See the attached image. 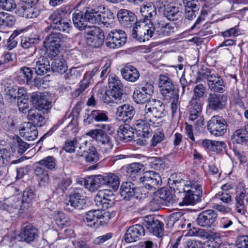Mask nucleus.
<instances>
[{
    "label": "nucleus",
    "instance_id": "nucleus-60",
    "mask_svg": "<svg viewBox=\"0 0 248 248\" xmlns=\"http://www.w3.org/2000/svg\"><path fill=\"white\" fill-rule=\"evenodd\" d=\"M209 8V5L206 3H205L202 8V9L201 12V15L197 19L194 24L191 28V30H193L194 29L198 27V25L200 24V22L204 20L205 16L208 13V9Z\"/></svg>",
    "mask_w": 248,
    "mask_h": 248
},
{
    "label": "nucleus",
    "instance_id": "nucleus-16",
    "mask_svg": "<svg viewBox=\"0 0 248 248\" xmlns=\"http://www.w3.org/2000/svg\"><path fill=\"white\" fill-rule=\"evenodd\" d=\"M227 100V96L225 94L211 93L207 98L208 107L212 110L222 109L226 105Z\"/></svg>",
    "mask_w": 248,
    "mask_h": 248
},
{
    "label": "nucleus",
    "instance_id": "nucleus-38",
    "mask_svg": "<svg viewBox=\"0 0 248 248\" xmlns=\"http://www.w3.org/2000/svg\"><path fill=\"white\" fill-rule=\"evenodd\" d=\"M157 27H154L153 23L147 24H144V22L142 24V30H141L140 39L141 42H144L146 40H148L150 38L153 37L155 33H156V29Z\"/></svg>",
    "mask_w": 248,
    "mask_h": 248
},
{
    "label": "nucleus",
    "instance_id": "nucleus-44",
    "mask_svg": "<svg viewBox=\"0 0 248 248\" xmlns=\"http://www.w3.org/2000/svg\"><path fill=\"white\" fill-rule=\"evenodd\" d=\"M143 168V165L142 164L132 163L127 167L126 172L130 177L134 179L141 172Z\"/></svg>",
    "mask_w": 248,
    "mask_h": 248
},
{
    "label": "nucleus",
    "instance_id": "nucleus-35",
    "mask_svg": "<svg viewBox=\"0 0 248 248\" xmlns=\"http://www.w3.org/2000/svg\"><path fill=\"white\" fill-rule=\"evenodd\" d=\"M50 68L49 62L46 57H40L36 62L34 67L36 73L38 75H43L46 74Z\"/></svg>",
    "mask_w": 248,
    "mask_h": 248
},
{
    "label": "nucleus",
    "instance_id": "nucleus-53",
    "mask_svg": "<svg viewBox=\"0 0 248 248\" xmlns=\"http://www.w3.org/2000/svg\"><path fill=\"white\" fill-rule=\"evenodd\" d=\"M64 12L62 10H57L49 16V19L51 21L50 27L52 28L55 25L62 21L64 18H62Z\"/></svg>",
    "mask_w": 248,
    "mask_h": 248
},
{
    "label": "nucleus",
    "instance_id": "nucleus-1",
    "mask_svg": "<svg viewBox=\"0 0 248 248\" xmlns=\"http://www.w3.org/2000/svg\"><path fill=\"white\" fill-rule=\"evenodd\" d=\"M166 113L165 105L159 100L153 99L140 111V118L135 121L133 126L142 137H148L151 132L150 124L154 127L161 125Z\"/></svg>",
    "mask_w": 248,
    "mask_h": 248
},
{
    "label": "nucleus",
    "instance_id": "nucleus-18",
    "mask_svg": "<svg viewBox=\"0 0 248 248\" xmlns=\"http://www.w3.org/2000/svg\"><path fill=\"white\" fill-rule=\"evenodd\" d=\"M38 229L31 224H24L21 230L20 237L22 240L27 242H33L38 236Z\"/></svg>",
    "mask_w": 248,
    "mask_h": 248
},
{
    "label": "nucleus",
    "instance_id": "nucleus-2",
    "mask_svg": "<svg viewBox=\"0 0 248 248\" xmlns=\"http://www.w3.org/2000/svg\"><path fill=\"white\" fill-rule=\"evenodd\" d=\"M173 188L175 195H179V198L182 200L180 204H194L201 200L202 195V188L198 182L189 181L186 184L185 180L173 181Z\"/></svg>",
    "mask_w": 248,
    "mask_h": 248
},
{
    "label": "nucleus",
    "instance_id": "nucleus-57",
    "mask_svg": "<svg viewBox=\"0 0 248 248\" xmlns=\"http://www.w3.org/2000/svg\"><path fill=\"white\" fill-rule=\"evenodd\" d=\"M78 144V141L76 138L73 140H67L65 141L63 149L67 153H73L75 151V148Z\"/></svg>",
    "mask_w": 248,
    "mask_h": 248
},
{
    "label": "nucleus",
    "instance_id": "nucleus-30",
    "mask_svg": "<svg viewBox=\"0 0 248 248\" xmlns=\"http://www.w3.org/2000/svg\"><path fill=\"white\" fill-rule=\"evenodd\" d=\"M134 128L125 124L121 125L118 129V135L120 139L126 142L131 140L134 135Z\"/></svg>",
    "mask_w": 248,
    "mask_h": 248
},
{
    "label": "nucleus",
    "instance_id": "nucleus-58",
    "mask_svg": "<svg viewBox=\"0 0 248 248\" xmlns=\"http://www.w3.org/2000/svg\"><path fill=\"white\" fill-rule=\"evenodd\" d=\"M38 163L50 170L54 169L56 166L55 159L52 156H47L46 158L40 160Z\"/></svg>",
    "mask_w": 248,
    "mask_h": 248
},
{
    "label": "nucleus",
    "instance_id": "nucleus-56",
    "mask_svg": "<svg viewBox=\"0 0 248 248\" xmlns=\"http://www.w3.org/2000/svg\"><path fill=\"white\" fill-rule=\"evenodd\" d=\"M206 91V88L203 84L197 85L193 89L194 96L192 98L200 100L204 95Z\"/></svg>",
    "mask_w": 248,
    "mask_h": 248
},
{
    "label": "nucleus",
    "instance_id": "nucleus-4",
    "mask_svg": "<svg viewBox=\"0 0 248 248\" xmlns=\"http://www.w3.org/2000/svg\"><path fill=\"white\" fill-rule=\"evenodd\" d=\"M108 89L103 95L102 100L106 104L121 103L123 95V85L119 78L110 74L108 78Z\"/></svg>",
    "mask_w": 248,
    "mask_h": 248
},
{
    "label": "nucleus",
    "instance_id": "nucleus-37",
    "mask_svg": "<svg viewBox=\"0 0 248 248\" xmlns=\"http://www.w3.org/2000/svg\"><path fill=\"white\" fill-rule=\"evenodd\" d=\"M17 105L20 111L25 114L29 108V96L23 90H20L17 98Z\"/></svg>",
    "mask_w": 248,
    "mask_h": 248
},
{
    "label": "nucleus",
    "instance_id": "nucleus-59",
    "mask_svg": "<svg viewBox=\"0 0 248 248\" xmlns=\"http://www.w3.org/2000/svg\"><path fill=\"white\" fill-rule=\"evenodd\" d=\"M84 29L86 39L88 37H92L94 35L95 36L103 32L99 28L94 26H87Z\"/></svg>",
    "mask_w": 248,
    "mask_h": 248
},
{
    "label": "nucleus",
    "instance_id": "nucleus-28",
    "mask_svg": "<svg viewBox=\"0 0 248 248\" xmlns=\"http://www.w3.org/2000/svg\"><path fill=\"white\" fill-rule=\"evenodd\" d=\"M28 111L27 118L30 122L27 123H32L36 127H41L46 124L45 117L37 109H31Z\"/></svg>",
    "mask_w": 248,
    "mask_h": 248
},
{
    "label": "nucleus",
    "instance_id": "nucleus-43",
    "mask_svg": "<svg viewBox=\"0 0 248 248\" xmlns=\"http://www.w3.org/2000/svg\"><path fill=\"white\" fill-rule=\"evenodd\" d=\"M104 39V33L102 32L95 36L88 37L86 40V43L89 46L97 48L103 44Z\"/></svg>",
    "mask_w": 248,
    "mask_h": 248
},
{
    "label": "nucleus",
    "instance_id": "nucleus-15",
    "mask_svg": "<svg viewBox=\"0 0 248 248\" xmlns=\"http://www.w3.org/2000/svg\"><path fill=\"white\" fill-rule=\"evenodd\" d=\"M31 102L39 109L48 110L52 107V102L47 95L33 92L30 95Z\"/></svg>",
    "mask_w": 248,
    "mask_h": 248
},
{
    "label": "nucleus",
    "instance_id": "nucleus-12",
    "mask_svg": "<svg viewBox=\"0 0 248 248\" xmlns=\"http://www.w3.org/2000/svg\"><path fill=\"white\" fill-rule=\"evenodd\" d=\"M172 203L170 192L164 188H162L154 192V197L150 204L151 206H155V210H157L161 207V205Z\"/></svg>",
    "mask_w": 248,
    "mask_h": 248
},
{
    "label": "nucleus",
    "instance_id": "nucleus-36",
    "mask_svg": "<svg viewBox=\"0 0 248 248\" xmlns=\"http://www.w3.org/2000/svg\"><path fill=\"white\" fill-rule=\"evenodd\" d=\"M140 13L144 18V22L149 20L150 22L155 17L156 15V7L151 4L144 5L140 8Z\"/></svg>",
    "mask_w": 248,
    "mask_h": 248
},
{
    "label": "nucleus",
    "instance_id": "nucleus-39",
    "mask_svg": "<svg viewBox=\"0 0 248 248\" xmlns=\"http://www.w3.org/2000/svg\"><path fill=\"white\" fill-rule=\"evenodd\" d=\"M39 41L40 39L38 37H22L21 40V46L24 49H30L31 54L32 55L36 50L35 45L39 43Z\"/></svg>",
    "mask_w": 248,
    "mask_h": 248
},
{
    "label": "nucleus",
    "instance_id": "nucleus-50",
    "mask_svg": "<svg viewBox=\"0 0 248 248\" xmlns=\"http://www.w3.org/2000/svg\"><path fill=\"white\" fill-rule=\"evenodd\" d=\"M51 28L68 33L71 30L70 21L64 18Z\"/></svg>",
    "mask_w": 248,
    "mask_h": 248
},
{
    "label": "nucleus",
    "instance_id": "nucleus-51",
    "mask_svg": "<svg viewBox=\"0 0 248 248\" xmlns=\"http://www.w3.org/2000/svg\"><path fill=\"white\" fill-rule=\"evenodd\" d=\"M133 98L136 103L143 104L148 100L149 97L138 88L134 92Z\"/></svg>",
    "mask_w": 248,
    "mask_h": 248
},
{
    "label": "nucleus",
    "instance_id": "nucleus-24",
    "mask_svg": "<svg viewBox=\"0 0 248 248\" xmlns=\"http://www.w3.org/2000/svg\"><path fill=\"white\" fill-rule=\"evenodd\" d=\"M117 18L120 23L124 27L128 28L135 24L136 20L135 14L126 9H121L117 13Z\"/></svg>",
    "mask_w": 248,
    "mask_h": 248
},
{
    "label": "nucleus",
    "instance_id": "nucleus-14",
    "mask_svg": "<svg viewBox=\"0 0 248 248\" xmlns=\"http://www.w3.org/2000/svg\"><path fill=\"white\" fill-rule=\"evenodd\" d=\"M217 216V213L213 210H204L198 215L197 218V223L203 228H211L214 226Z\"/></svg>",
    "mask_w": 248,
    "mask_h": 248
},
{
    "label": "nucleus",
    "instance_id": "nucleus-62",
    "mask_svg": "<svg viewBox=\"0 0 248 248\" xmlns=\"http://www.w3.org/2000/svg\"><path fill=\"white\" fill-rule=\"evenodd\" d=\"M3 16L4 20H3L2 27H11L15 24L16 19L13 16L3 12Z\"/></svg>",
    "mask_w": 248,
    "mask_h": 248
},
{
    "label": "nucleus",
    "instance_id": "nucleus-26",
    "mask_svg": "<svg viewBox=\"0 0 248 248\" xmlns=\"http://www.w3.org/2000/svg\"><path fill=\"white\" fill-rule=\"evenodd\" d=\"M145 226L149 231L155 236H159L163 232L164 224L158 219L152 217H146Z\"/></svg>",
    "mask_w": 248,
    "mask_h": 248
},
{
    "label": "nucleus",
    "instance_id": "nucleus-6",
    "mask_svg": "<svg viewBox=\"0 0 248 248\" xmlns=\"http://www.w3.org/2000/svg\"><path fill=\"white\" fill-rule=\"evenodd\" d=\"M127 37L125 32L121 30L114 29L107 36L106 46L110 48L118 49L126 42Z\"/></svg>",
    "mask_w": 248,
    "mask_h": 248
},
{
    "label": "nucleus",
    "instance_id": "nucleus-17",
    "mask_svg": "<svg viewBox=\"0 0 248 248\" xmlns=\"http://www.w3.org/2000/svg\"><path fill=\"white\" fill-rule=\"evenodd\" d=\"M25 1H23L18 4L16 13L20 16L27 18L37 17L40 14V11L37 8L32 6L29 2L27 3Z\"/></svg>",
    "mask_w": 248,
    "mask_h": 248
},
{
    "label": "nucleus",
    "instance_id": "nucleus-8",
    "mask_svg": "<svg viewBox=\"0 0 248 248\" xmlns=\"http://www.w3.org/2000/svg\"><path fill=\"white\" fill-rule=\"evenodd\" d=\"M158 87L164 99H170L173 95L178 94V89L175 88L171 79L166 75L159 76Z\"/></svg>",
    "mask_w": 248,
    "mask_h": 248
},
{
    "label": "nucleus",
    "instance_id": "nucleus-42",
    "mask_svg": "<svg viewBox=\"0 0 248 248\" xmlns=\"http://www.w3.org/2000/svg\"><path fill=\"white\" fill-rule=\"evenodd\" d=\"M35 174L38 177L40 186H45L49 183V176L47 171L43 168L36 167L34 170Z\"/></svg>",
    "mask_w": 248,
    "mask_h": 248
},
{
    "label": "nucleus",
    "instance_id": "nucleus-27",
    "mask_svg": "<svg viewBox=\"0 0 248 248\" xmlns=\"http://www.w3.org/2000/svg\"><path fill=\"white\" fill-rule=\"evenodd\" d=\"M101 176L102 186H106L114 191L118 189L120 185V179L116 174L108 173Z\"/></svg>",
    "mask_w": 248,
    "mask_h": 248
},
{
    "label": "nucleus",
    "instance_id": "nucleus-20",
    "mask_svg": "<svg viewBox=\"0 0 248 248\" xmlns=\"http://www.w3.org/2000/svg\"><path fill=\"white\" fill-rule=\"evenodd\" d=\"M92 10L86 11L85 13L80 11L75 12L73 14V21L75 26L79 30H82L87 26V22L91 23L90 16Z\"/></svg>",
    "mask_w": 248,
    "mask_h": 248
},
{
    "label": "nucleus",
    "instance_id": "nucleus-32",
    "mask_svg": "<svg viewBox=\"0 0 248 248\" xmlns=\"http://www.w3.org/2000/svg\"><path fill=\"white\" fill-rule=\"evenodd\" d=\"M136 187L131 182H125L122 183L120 189L121 196L124 200H129L135 193Z\"/></svg>",
    "mask_w": 248,
    "mask_h": 248
},
{
    "label": "nucleus",
    "instance_id": "nucleus-3",
    "mask_svg": "<svg viewBox=\"0 0 248 248\" xmlns=\"http://www.w3.org/2000/svg\"><path fill=\"white\" fill-rule=\"evenodd\" d=\"M100 194V193L98 192L94 200L96 205L98 207V209L90 210L87 212L83 217V221L85 224L94 229H96L106 223V221L103 220L105 217L104 215L108 213L104 212L103 214L100 209L105 210L108 209L111 207L114 203L108 202L107 200L104 199L105 198H102L101 199Z\"/></svg>",
    "mask_w": 248,
    "mask_h": 248
},
{
    "label": "nucleus",
    "instance_id": "nucleus-23",
    "mask_svg": "<svg viewBox=\"0 0 248 248\" xmlns=\"http://www.w3.org/2000/svg\"><path fill=\"white\" fill-rule=\"evenodd\" d=\"M134 107L128 104H124L119 106L117 108L116 116L120 120L125 123H129L132 120L135 114Z\"/></svg>",
    "mask_w": 248,
    "mask_h": 248
},
{
    "label": "nucleus",
    "instance_id": "nucleus-41",
    "mask_svg": "<svg viewBox=\"0 0 248 248\" xmlns=\"http://www.w3.org/2000/svg\"><path fill=\"white\" fill-rule=\"evenodd\" d=\"M248 129L247 125L244 128H240L235 130L232 136V139L233 142L239 144L247 143L248 141Z\"/></svg>",
    "mask_w": 248,
    "mask_h": 248
},
{
    "label": "nucleus",
    "instance_id": "nucleus-54",
    "mask_svg": "<svg viewBox=\"0 0 248 248\" xmlns=\"http://www.w3.org/2000/svg\"><path fill=\"white\" fill-rule=\"evenodd\" d=\"M32 71L28 67H24L21 68L19 72V76L22 78L24 82L29 84L31 82L32 77Z\"/></svg>",
    "mask_w": 248,
    "mask_h": 248
},
{
    "label": "nucleus",
    "instance_id": "nucleus-13",
    "mask_svg": "<svg viewBox=\"0 0 248 248\" xmlns=\"http://www.w3.org/2000/svg\"><path fill=\"white\" fill-rule=\"evenodd\" d=\"M140 182L143 186L149 190L155 191L160 186L161 178L159 174L154 171H148L144 173L141 177Z\"/></svg>",
    "mask_w": 248,
    "mask_h": 248
},
{
    "label": "nucleus",
    "instance_id": "nucleus-40",
    "mask_svg": "<svg viewBox=\"0 0 248 248\" xmlns=\"http://www.w3.org/2000/svg\"><path fill=\"white\" fill-rule=\"evenodd\" d=\"M101 175L91 176L86 178L85 182V187L93 192L97 189L101 185Z\"/></svg>",
    "mask_w": 248,
    "mask_h": 248
},
{
    "label": "nucleus",
    "instance_id": "nucleus-64",
    "mask_svg": "<svg viewBox=\"0 0 248 248\" xmlns=\"http://www.w3.org/2000/svg\"><path fill=\"white\" fill-rule=\"evenodd\" d=\"M237 248H248V235H243L238 237L236 241Z\"/></svg>",
    "mask_w": 248,
    "mask_h": 248
},
{
    "label": "nucleus",
    "instance_id": "nucleus-45",
    "mask_svg": "<svg viewBox=\"0 0 248 248\" xmlns=\"http://www.w3.org/2000/svg\"><path fill=\"white\" fill-rule=\"evenodd\" d=\"M202 110L189 109V119L190 121H194L198 119L197 121L194 124L195 126L199 127L204 124V119L200 117Z\"/></svg>",
    "mask_w": 248,
    "mask_h": 248
},
{
    "label": "nucleus",
    "instance_id": "nucleus-48",
    "mask_svg": "<svg viewBox=\"0 0 248 248\" xmlns=\"http://www.w3.org/2000/svg\"><path fill=\"white\" fill-rule=\"evenodd\" d=\"M51 69L54 72L62 74L65 73L67 70L65 62L60 59H55L52 62L51 66Z\"/></svg>",
    "mask_w": 248,
    "mask_h": 248
},
{
    "label": "nucleus",
    "instance_id": "nucleus-52",
    "mask_svg": "<svg viewBox=\"0 0 248 248\" xmlns=\"http://www.w3.org/2000/svg\"><path fill=\"white\" fill-rule=\"evenodd\" d=\"M94 116L95 122H106L108 121V112L100 109H94L92 110Z\"/></svg>",
    "mask_w": 248,
    "mask_h": 248
},
{
    "label": "nucleus",
    "instance_id": "nucleus-47",
    "mask_svg": "<svg viewBox=\"0 0 248 248\" xmlns=\"http://www.w3.org/2000/svg\"><path fill=\"white\" fill-rule=\"evenodd\" d=\"M245 195L246 191L244 189L236 194L235 197V207L237 212L239 213L244 214L245 206L243 200Z\"/></svg>",
    "mask_w": 248,
    "mask_h": 248
},
{
    "label": "nucleus",
    "instance_id": "nucleus-9",
    "mask_svg": "<svg viewBox=\"0 0 248 248\" xmlns=\"http://www.w3.org/2000/svg\"><path fill=\"white\" fill-rule=\"evenodd\" d=\"M200 75L207 79L209 88L214 93H222L225 91V82L218 74H211L210 72H200Z\"/></svg>",
    "mask_w": 248,
    "mask_h": 248
},
{
    "label": "nucleus",
    "instance_id": "nucleus-22",
    "mask_svg": "<svg viewBox=\"0 0 248 248\" xmlns=\"http://www.w3.org/2000/svg\"><path fill=\"white\" fill-rule=\"evenodd\" d=\"M89 16L91 17V23L103 24L104 25L110 24L114 18L113 15L110 12L99 13L93 10H92V15Z\"/></svg>",
    "mask_w": 248,
    "mask_h": 248
},
{
    "label": "nucleus",
    "instance_id": "nucleus-5",
    "mask_svg": "<svg viewBox=\"0 0 248 248\" xmlns=\"http://www.w3.org/2000/svg\"><path fill=\"white\" fill-rule=\"evenodd\" d=\"M64 38L63 35L57 32H51L46 37L44 46L48 57L53 59L59 55Z\"/></svg>",
    "mask_w": 248,
    "mask_h": 248
},
{
    "label": "nucleus",
    "instance_id": "nucleus-10",
    "mask_svg": "<svg viewBox=\"0 0 248 248\" xmlns=\"http://www.w3.org/2000/svg\"><path fill=\"white\" fill-rule=\"evenodd\" d=\"M86 135L97 141L103 152L107 153L111 150L113 147L112 140L106 133L100 130H90Z\"/></svg>",
    "mask_w": 248,
    "mask_h": 248
},
{
    "label": "nucleus",
    "instance_id": "nucleus-31",
    "mask_svg": "<svg viewBox=\"0 0 248 248\" xmlns=\"http://www.w3.org/2000/svg\"><path fill=\"white\" fill-rule=\"evenodd\" d=\"M87 155H85V158L88 162H96L99 160V155L96 148L93 146L90 147L88 150L86 151ZM75 161L77 162H80V159H84L83 155L77 154L75 157Z\"/></svg>",
    "mask_w": 248,
    "mask_h": 248
},
{
    "label": "nucleus",
    "instance_id": "nucleus-63",
    "mask_svg": "<svg viewBox=\"0 0 248 248\" xmlns=\"http://www.w3.org/2000/svg\"><path fill=\"white\" fill-rule=\"evenodd\" d=\"M164 139V134L162 132L158 131L155 133L151 140L150 145L152 147L156 146Z\"/></svg>",
    "mask_w": 248,
    "mask_h": 248
},
{
    "label": "nucleus",
    "instance_id": "nucleus-49",
    "mask_svg": "<svg viewBox=\"0 0 248 248\" xmlns=\"http://www.w3.org/2000/svg\"><path fill=\"white\" fill-rule=\"evenodd\" d=\"M11 158V152L5 148H0V167L7 166Z\"/></svg>",
    "mask_w": 248,
    "mask_h": 248
},
{
    "label": "nucleus",
    "instance_id": "nucleus-55",
    "mask_svg": "<svg viewBox=\"0 0 248 248\" xmlns=\"http://www.w3.org/2000/svg\"><path fill=\"white\" fill-rule=\"evenodd\" d=\"M149 166L153 169L158 170H164L165 164L162 159L158 157H151L149 159Z\"/></svg>",
    "mask_w": 248,
    "mask_h": 248
},
{
    "label": "nucleus",
    "instance_id": "nucleus-7",
    "mask_svg": "<svg viewBox=\"0 0 248 248\" xmlns=\"http://www.w3.org/2000/svg\"><path fill=\"white\" fill-rule=\"evenodd\" d=\"M228 124L225 120L219 115H215L208 122L207 129L215 136H221L227 131Z\"/></svg>",
    "mask_w": 248,
    "mask_h": 248
},
{
    "label": "nucleus",
    "instance_id": "nucleus-33",
    "mask_svg": "<svg viewBox=\"0 0 248 248\" xmlns=\"http://www.w3.org/2000/svg\"><path fill=\"white\" fill-rule=\"evenodd\" d=\"M163 15L170 20H177L181 17L182 11L178 7L167 6L164 9Z\"/></svg>",
    "mask_w": 248,
    "mask_h": 248
},
{
    "label": "nucleus",
    "instance_id": "nucleus-29",
    "mask_svg": "<svg viewBox=\"0 0 248 248\" xmlns=\"http://www.w3.org/2000/svg\"><path fill=\"white\" fill-rule=\"evenodd\" d=\"M121 74L124 79L130 82H135L140 77L138 70L132 65H126L121 70Z\"/></svg>",
    "mask_w": 248,
    "mask_h": 248
},
{
    "label": "nucleus",
    "instance_id": "nucleus-19",
    "mask_svg": "<svg viewBox=\"0 0 248 248\" xmlns=\"http://www.w3.org/2000/svg\"><path fill=\"white\" fill-rule=\"evenodd\" d=\"M145 234V230L142 225L136 224L130 226L127 230L124 239L127 243H131L139 240Z\"/></svg>",
    "mask_w": 248,
    "mask_h": 248
},
{
    "label": "nucleus",
    "instance_id": "nucleus-21",
    "mask_svg": "<svg viewBox=\"0 0 248 248\" xmlns=\"http://www.w3.org/2000/svg\"><path fill=\"white\" fill-rule=\"evenodd\" d=\"M36 197V194L34 189L28 187L23 192L22 204L20 205L19 202L18 205H15L14 208L18 209V207L20 206V210H22L23 212L31 205L32 203L35 201Z\"/></svg>",
    "mask_w": 248,
    "mask_h": 248
},
{
    "label": "nucleus",
    "instance_id": "nucleus-34",
    "mask_svg": "<svg viewBox=\"0 0 248 248\" xmlns=\"http://www.w3.org/2000/svg\"><path fill=\"white\" fill-rule=\"evenodd\" d=\"M158 27L156 33L160 36H168L171 35L175 31L176 26L174 23H163L158 22Z\"/></svg>",
    "mask_w": 248,
    "mask_h": 248
},
{
    "label": "nucleus",
    "instance_id": "nucleus-25",
    "mask_svg": "<svg viewBox=\"0 0 248 248\" xmlns=\"http://www.w3.org/2000/svg\"><path fill=\"white\" fill-rule=\"evenodd\" d=\"M20 135L28 141H33L38 137L37 127L32 123H25L19 130Z\"/></svg>",
    "mask_w": 248,
    "mask_h": 248
},
{
    "label": "nucleus",
    "instance_id": "nucleus-61",
    "mask_svg": "<svg viewBox=\"0 0 248 248\" xmlns=\"http://www.w3.org/2000/svg\"><path fill=\"white\" fill-rule=\"evenodd\" d=\"M138 88L149 97L152 96L154 93V87L151 83L145 82L141 84Z\"/></svg>",
    "mask_w": 248,
    "mask_h": 248
},
{
    "label": "nucleus",
    "instance_id": "nucleus-11",
    "mask_svg": "<svg viewBox=\"0 0 248 248\" xmlns=\"http://www.w3.org/2000/svg\"><path fill=\"white\" fill-rule=\"evenodd\" d=\"M85 200L82 198L81 190L77 189L69 195V200L65 203L64 208L66 211L71 212L74 210H81L85 206Z\"/></svg>",
    "mask_w": 248,
    "mask_h": 248
},
{
    "label": "nucleus",
    "instance_id": "nucleus-46",
    "mask_svg": "<svg viewBox=\"0 0 248 248\" xmlns=\"http://www.w3.org/2000/svg\"><path fill=\"white\" fill-rule=\"evenodd\" d=\"M54 218L56 224L60 228L67 225L70 221V219L68 216L61 212H56Z\"/></svg>",
    "mask_w": 248,
    "mask_h": 248
}]
</instances>
